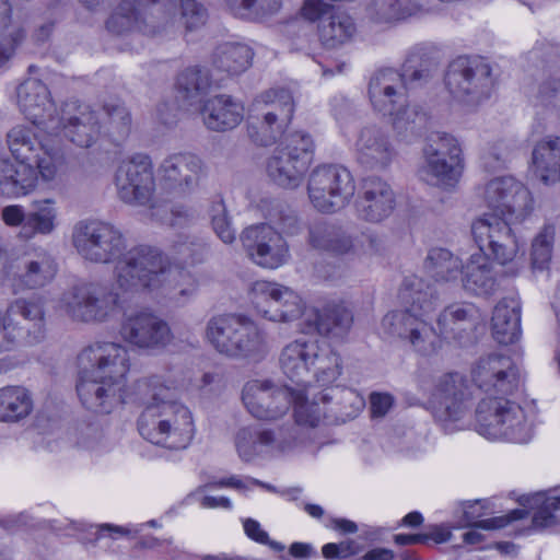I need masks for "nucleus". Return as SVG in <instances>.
I'll return each mask as SVG.
<instances>
[{"instance_id": "obj_1", "label": "nucleus", "mask_w": 560, "mask_h": 560, "mask_svg": "<svg viewBox=\"0 0 560 560\" xmlns=\"http://www.w3.org/2000/svg\"><path fill=\"white\" fill-rule=\"evenodd\" d=\"M472 386L460 373L440 376L429 398V407L442 422H455L471 415L475 430L490 441L527 443L532 429L524 410L506 398L517 386L510 358L488 354L479 358L470 370Z\"/></svg>"}, {"instance_id": "obj_2", "label": "nucleus", "mask_w": 560, "mask_h": 560, "mask_svg": "<svg viewBox=\"0 0 560 560\" xmlns=\"http://www.w3.org/2000/svg\"><path fill=\"white\" fill-rule=\"evenodd\" d=\"M481 197L493 212L485 213L472 222L471 234L479 252L470 256L460 275L467 291L489 295L495 288L489 257L506 265L518 254V241L506 217H524L532 209V199L527 188L512 176L491 179L483 187Z\"/></svg>"}, {"instance_id": "obj_3", "label": "nucleus", "mask_w": 560, "mask_h": 560, "mask_svg": "<svg viewBox=\"0 0 560 560\" xmlns=\"http://www.w3.org/2000/svg\"><path fill=\"white\" fill-rule=\"evenodd\" d=\"M72 242L86 260L115 262L118 287L126 292L160 288L171 267L167 256L156 247L138 245L125 252L122 234L103 221L88 220L77 223Z\"/></svg>"}, {"instance_id": "obj_4", "label": "nucleus", "mask_w": 560, "mask_h": 560, "mask_svg": "<svg viewBox=\"0 0 560 560\" xmlns=\"http://www.w3.org/2000/svg\"><path fill=\"white\" fill-rule=\"evenodd\" d=\"M51 127V129H54ZM50 127L18 125L7 135L8 148L15 160H3L0 164V194L7 198H18L33 191L38 176L52 179L65 159V152L57 144Z\"/></svg>"}, {"instance_id": "obj_5", "label": "nucleus", "mask_w": 560, "mask_h": 560, "mask_svg": "<svg viewBox=\"0 0 560 560\" xmlns=\"http://www.w3.org/2000/svg\"><path fill=\"white\" fill-rule=\"evenodd\" d=\"M77 393L84 408L107 415L128 402L126 376L130 370L128 350L115 342H95L78 355Z\"/></svg>"}, {"instance_id": "obj_6", "label": "nucleus", "mask_w": 560, "mask_h": 560, "mask_svg": "<svg viewBox=\"0 0 560 560\" xmlns=\"http://www.w3.org/2000/svg\"><path fill=\"white\" fill-rule=\"evenodd\" d=\"M280 368L295 390V422L301 427L315 428L320 412L305 416L307 399L317 397V387L334 384L342 373L340 355L317 339L301 337L288 343L280 354Z\"/></svg>"}, {"instance_id": "obj_7", "label": "nucleus", "mask_w": 560, "mask_h": 560, "mask_svg": "<svg viewBox=\"0 0 560 560\" xmlns=\"http://www.w3.org/2000/svg\"><path fill=\"white\" fill-rule=\"evenodd\" d=\"M249 300L261 317L276 323H291L302 319L306 334H319L336 337L347 332L352 324V315L347 308H338L331 315L323 316L317 310L307 307L302 296L291 288L266 280L253 283Z\"/></svg>"}, {"instance_id": "obj_8", "label": "nucleus", "mask_w": 560, "mask_h": 560, "mask_svg": "<svg viewBox=\"0 0 560 560\" xmlns=\"http://www.w3.org/2000/svg\"><path fill=\"white\" fill-rule=\"evenodd\" d=\"M399 298L405 310L387 313L381 323L383 331L408 340L420 354L434 353L440 347V338L428 319L438 307L435 292L413 275L405 278Z\"/></svg>"}, {"instance_id": "obj_9", "label": "nucleus", "mask_w": 560, "mask_h": 560, "mask_svg": "<svg viewBox=\"0 0 560 560\" xmlns=\"http://www.w3.org/2000/svg\"><path fill=\"white\" fill-rule=\"evenodd\" d=\"M74 115L68 118H57V144L61 147L62 139L80 148H91L98 141H107L119 145L131 131V115L122 102L105 103L100 109L78 103Z\"/></svg>"}, {"instance_id": "obj_10", "label": "nucleus", "mask_w": 560, "mask_h": 560, "mask_svg": "<svg viewBox=\"0 0 560 560\" xmlns=\"http://www.w3.org/2000/svg\"><path fill=\"white\" fill-rule=\"evenodd\" d=\"M252 47L241 42L219 44L210 57V69L189 68L177 78V103L189 107L201 103L202 95L226 75L246 71L253 61Z\"/></svg>"}, {"instance_id": "obj_11", "label": "nucleus", "mask_w": 560, "mask_h": 560, "mask_svg": "<svg viewBox=\"0 0 560 560\" xmlns=\"http://www.w3.org/2000/svg\"><path fill=\"white\" fill-rule=\"evenodd\" d=\"M205 337L219 353L231 358L258 359L268 351L262 331L253 320L237 314L212 316Z\"/></svg>"}, {"instance_id": "obj_12", "label": "nucleus", "mask_w": 560, "mask_h": 560, "mask_svg": "<svg viewBox=\"0 0 560 560\" xmlns=\"http://www.w3.org/2000/svg\"><path fill=\"white\" fill-rule=\"evenodd\" d=\"M463 172L464 158L458 140L447 132H432L423 148L418 178L430 186L452 190L458 185Z\"/></svg>"}, {"instance_id": "obj_13", "label": "nucleus", "mask_w": 560, "mask_h": 560, "mask_svg": "<svg viewBox=\"0 0 560 560\" xmlns=\"http://www.w3.org/2000/svg\"><path fill=\"white\" fill-rule=\"evenodd\" d=\"M369 96L375 110L389 116L399 133L412 131L424 119L416 107L408 105L404 75L394 69L376 72L370 81Z\"/></svg>"}, {"instance_id": "obj_14", "label": "nucleus", "mask_w": 560, "mask_h": 560, "mask_svg": "<svg viewBox=\"0 0 560 560\" xmlns=\"http://www.w3.org/2000/svg\"><path fill=\"white\" fill-rule=\"evenodd\" d=\"M117 194L121 201L150 210L166 208L171 202L170 190L156 192L151 159L147 154H135L118 166L115 175Z\"/></svg>"}, {"instance_id": "obj_15", "label": "nucleus", "mask_w": 560, "mask_h": 560, "mask_svg": "<svg viewBox=\"0 0 560 560\" xmlns=\"http://www.w3.org/2000/svg\"><path fill=\"white\" fill-rule=\"evenodd\" d=\"M313 139L301 131L285 135L269 158L266 170L272 182L283 188L298 187L312 162Z\"/></svg>"}, {"instance_id": "obj_16", "label": "nucleus", "mask_w": 560, "mask_h": 560, "mask_svg": "<svg viewBox=\"0 0 560 560\" xmlns=\"http://www.w3.org/2000/svg\"><path fill=\"white\" fill-rule=\"evenodd\" d=\"M354 190L351 173L337 165H323L315 168L307 183L310 202L323 213H334L345 208L354 195Z\"/></svg>"}, {"instance_id": "obj_17", "label": "nucleus", "mask_w": 560, "mask_h": 560, "mask_svg": "<svg viewBox=\"0 0 560 560\" xmlns=\"http://www.w3.org/2000/svg\"><path fill=\"white\" fill-rule=\"evenodd\" d=\"M61 307L74 320L104 322L115 315L120 305L119 294L100 284L77 281L62 294Z\"/></svg>"}, {"instance_id": "obj_18", "label": "nucleus", "mask_w": 560, "mask_h": 560, "mask_svg": "<svg viewBox=\"0 0 560 560\" xmlns=\"http://www.w3.org/2000/svg\"><path fill=\"white\" fill-rule=\"evenodd\" d=\"M294 112L292 94L285 89H271L256 97L250 113L261 114L257 126L250 122L248 133L261 145H268L283 136V128L291 121Z\"/></svg>"}, {"instance_id": "obj_19", "label": "nucleus", "mask_w": 560, "mask_h": 560, "mask_svg": "<svg viewBox=\"0 0 560 560\" xmlns=\"http://www.w3.org/2000/svg\"><path fill=\"white\" fill-rule=\"evenodd\" d=\"M444 80L450 94L467 105H477L490 95L492 82L489 68L468 57L453 60Z\"/></svg>"}, {"instance_id": "obj_20", "label": "nucleus", "mask_w": 560, "mask_h": 560, "mask_svg": "<svg viewBox=\"0 0 560 560\" xmlns=\"http://www.w3.org/2000/svg\"><path fill=\"white\" fill-rule=\"evenodd\" d=\"M295 390L290 389L289 385L277 388L267 380H253L244 385L242 400L254 418L275 421L288 412L291 404L295 409Z\"/></svg>"}, {"instance_id": "obj_21", "label": "nucleus", "mask_w": 560, "mask_h": 560, "mask_svg": "<svg viewBox=\"0 0 560 560\" xmlns=\"http://www.w3.org/2000/svg\"><path fill=\"white\" fill-rule=\"evenodd\" d=\"M241 240L248 258L262 268L277 269L290 257L287 241L270 224L260 223L245 229Z\"/></svg>"}, {"instance_id": "obj_22", "label": "nucleus", "mask_w": 560, "mask_h": 560, "mask_svg": "<svg viewBox=\"0 0 560 560\" xmlns=\"http://www.w3.org/2000/svg\"><path fill=\"white\" fill-rule=\"evenodd\" d=\"M143 386L153 387L152 400L147 404L144 410L138 419V431L140 435L150 443L159 446H166V441L171 436V423L167 420L160 419L167 409H173L175 400L173 390L163 384H158L154 378L144 382H137L140 389Z\"/></svg>"}, {"instance_id": "obj_23", "label": "nucleus", "mask_w": 560, "mask_h": 560, "mask_svg": "<svg viewBox=\"0 0 560 560\" xmlns=\"http://www.w3.org/2000/svg\"><path fill=\"white\" fill-rule=\"evenodd\" d=\"M318 395H320L322 407L317 401V397H311L307 399V408L304 411L305 416H311L316 411L320 412V420L315 427L325 419L336 422H346L354 419L365 407L363 396L349 387L334 386L332 384L318 386Z\"/></svg>"}, {"instance_id": "obj_24", "label": "nucleus", "mask_w": 560, "mask_h": 560, "mask_svg": "<svg viewBox=\"0 0 560 560\" xmlns=\"http://www.w3.org/2000/svg\"><path fill=\"white\" fill-rule=\"evenodd\" d=\"M119 334L128 343L141 349H159L167 345L171 338L168 324L149 310L126 315Z\"/></svg>"}, {"instance_id": "obj_25", "label": "nucleus", "mask_w": 560, "mask_h": 560, "mask_svg": "<svg viewBox=\"0 0 560 560\" xmlns=\"http://www.w3.org/2000/svg\"><path fill=\"white\" fill-rule=\"evenodd\" d=\"M21 113L31 124L54 127L57 106L48 86L39 79L28 78L16 90Z\"/></svg>"}, {"instance_id": "obj_26", "label": "nucleus", "mask_w": 560, "mask_h": 560, "mask_svg": "<svg viewBox=\"0 0 560 560\" xmlns=\"http://www.w3.org/2000/svg\"><path fill=\"white\" fill-rule=\"evenodd\" d=\"M395 206L396 196L392 186L380 177H368L363 180L354 203L358 218L372 223L388 218Z\"/></svg>"}, {"instance_id": "obj_27", "label": "nucleus", "mask_w": 560, "mask_h": 560, "mask_svg": "<svg viewBox=\"0 0 560 560\" xmlns=\"http://www.w3.org/2000/svg\"><path fill=\"white\" fill-rule=\"evenodd\" d=\"M14 315L33 322L37 330L42 335L44 334V301L40 298L16 299L8 306L5 316L0 315V332H2L0 352L13 350L25 337V334L30 337V329L11 323V317Z\"/></svg>"}, {"instance_id": "obj_28", "label": "nucleus", "mask_w": 560, "mask_h": 560, "mask_svg": "<svg viewBox=\"0 0 560 560\" xmlns=\"http://www.w3.org/2000/svg\"><path fill=\"white\" fill-rule=\"evenodd\" d=\"M160 0H121L117 10L106 21L109 33L121 36L132 32H139L147 36L159 33L155 25L148 22L152 15L153 7Z\"/></svg>"}, {"instance_id": "obj_29", "label": "nucleus", "mask_w": 560, "mask_h": 560, "mask_svg": "<svg viewBox=\"0 0 560 560\" xmlns=\"http://www.w3.org/2000/svg\"><path fill=\"white\" fill-rule=\"evenodd\" d=\"M58 272L56 259L48 253H40L35 259H23L18 262L16 271L11 276L14 293L36 290L54 281Z\"/></svg>"}, {"instance_id": "obj_30", "label": "nucleus", "mask_w": 560, "mask_h": 560, "mask_svg": "<svg viewBox=\"0 0 560 560\" xmlns=\"http://www.w3.org/2000/svg\"><path fill=\"white\" fill-rule=\"evenodd\" d=\"M235 445L240 457L247 462L257 457L275 456L290 446L277 438L273 431L254 427L241 429L236 434Z\"/></svg>"}, {"instance_id": "obj_31", "label": "nucleus", "mask_w": 560, "mask_h": 560, "mask_svg": "<svg viewBox=\"0 0 560 560\" xmlns=\"http://www.w3.org/2000/svg\"><path fill=\"white\" fill-rule=\"evenodd\" d=\"M354 147L360 163L369 167H386L394 158L390 143L376 126L363 128Z\"/></svg>"}, {"instance_id": "obj_32", "label": "nucleus", "mask_w": 560, "mask_h": 560, "mask_svg": "<svg viewBox=\"0 0 560 560\" xmlns=\"http://www.w3.org/2000/svg\"><path fill=\"white\" fill-rule=\"evenodd\" d=\"M201 115L208 129L225 131L241 124L244 118V106L229 95H217L206 102Z\"/></svg>"}, {"instance_id": "obj_33", "label": "nucleus", "mask_w": 560, "mask_h": 560, "mask_svg": "<svg viewBox=\"0 0 560 560\" xmlns=\"http://www.w3.org/2000/svg\"><path fill=\"white\" fill-rule=\"evenodd\" d=\"M479 318V310L474 304L454 303L440 313L438 326L445 339L462 340L475 329Z\"/></svg>"}, {"instance_id": "obj_34", "label": "nucleus", "mask_w": 560, "mask_h": 560, "mask_svg": "<svg viewBox=\"0 0 560 560\" xmlns=\"http://www.w3.org/2000/svg\"><path fill=\"white\" fill-rule=\"evenodd\" d=\"M491 330L493 338L501 345L517 341L522 335L521 307L514 299L500 301L492 314Z\"/></svg>"}, {"instance_id": "obj_35", "label": "nucleus", "mask_w": 560, "mask_h": 560, "mask_svg": "<svg viewBox=\"0 0 560 560\" xmlns=\"http://www.w3.org/2000/svg\"><path fill=\"white\" fill-rule=\"evenodd\" d=\"M318 37L326 47L334 48L349 42L357 33L354 20L347 12L334 9L317 26Z\"/></svg>"}, {"instance_id": "obj_36", "label": "nucleus", "mask_w": 560, "mask_h": 560, "mask_svg": "<svg viewBox=\"0 0 560 560\" xmlns=\"http://www.w3.org/2000/svg\"><path fill=\"white\" fill-rule=\"evenodd\" d=\"M533 166L536 175L545 183L560 180V139L539 142L533 151Z\"/></svg>"}, {"instance_id": "obj_37", "label": "nucleus", "mask_w": 560, "mask_h": 560, "mask_svg": "<svg viewBox=\"0 0 560 560\" xmlns=\"http://www.w3.org/2000/svg\"><path fill=\"white\" fill-rule=\"evenodd\" d=\"M33 409L30 392L23 386L0 388V421L15 422L27 417Z\"/></svg>"}, {"instance_id": "obj_38", "label": "nucleus", "mask_w": 560, "mask_h": 560, "mask_svg": "<svg viewBox=\"0 0 560 560\" xmlns=\"http://www.w3.org/2000/svg\"><path fill=\"white\" fill-rule=\"evenodd\" d=\"M34 211L26 214L20 234L26 240L37 234H50L56 226L57 210L52 199L36 200L33 203Z\"/></svg>"}, {"instance_id": "obj_39", "label": "nucleus", "mask_w": 560, "mask_h": 560, "mask_svg": "<svg viewBox=\"0 0 560 560\" xmlns=\"http://www.w3.org/2000/svg\"><path fill=\"white\" fill-rule=\"evenodd\" d=\"M12 26V7L8 0H0V68H2L15 54L16 48L26 38L23 26Z\"/></svg>"}, {"instance_id": "obj_40", "label": "nucleus", "mask_w": 560, "mask_h": 560, "mask_svg": "<svg viewBox=\"0 0 560 560\" xmlns=\"http://www.w3.org/2000/svg\"><path fill=\"white\" fill-rule=\"evenodd\" d=\"M462 267V261L445 248H432L424 261L425 272L438 282L456 280Z\"/></svg>"}, {"instance_id": "obj_41", "label": "nucleus", "mask_w": 560, "mask_h": 560, "mask_svg": "<svg viewBox=\"0 0 560 560\" xmlns=\"http://www.w3.org/2000/svg\"><path fill=\"white\" fill-rule=\"evenodd\" d=\"M481 501H475L464 506L462 527L474 526L481 529H499L505 527L512 521L524 518L527 512L523 509L511 511L508 515L480 520L485 515Z\"/></svg>"}, {"instance_id": "obj_42", "label": "nucleus", "mask_w": 560, "mask_h": 560, "mask_svg": "<svg viewBox=\"0 0 560 560\" xmlns=\"http://www.w3.org/2000/svg\"><path fill=\"white\" fill-rule=\"evenodd\" d=\"M525 504H528L530 508H538L533 516L534 527L549 528L559 523L553 512L560 510V495L537 492L526 497Z\"/></svg>"}, {"instance_id": "obj_43", "label": "nucleus", "mask_w": 560, "mask_h": 560, "mask_svg": "<svg viewBox=\"0 0 560 560\" xmlns=\"http://www.w3.org/2000/svg\"><path fill=\"white\" fill-rule=\"evenodd\" d=\"M230 12L242 19H264L277 13L281 0H224Z\"/></svg>"}, {"instance_id": "obj_44", "label": "nucleus", "mask_w": 560, "mask_h": 560, "mask_svg": "<svg viewBox=\"0 0 560 560\" xmlns=\"http://www.w3.org/2000/svg\"><path fill=\"white\" fill-rule=\"evenodd\" d=\"M555 228L545 225L535 236L532 243V265L535 269H546L551 260L552 247L555 241Z\"/></svg>"}, {"instance_id": "obj_45", "label": "nucleus", "mask_w": 560, "mask_h": 560, "mask_svg": "<svg viewBox=\"0 0 560 560\" xmlns=\"http://www.w3.org/2000/svg\"><path fill=\"white\" fill-rule=\"evenodd\" d=\"M177 15V23H179L187 33L202 27L208 16L206 9L196 0H179Z\"/></svg>"}, {"instance_id": "obj_46", "label": "nucleus", "mask_w": 560, "mask_h": 560, "mask_svg": "<svg viewBox=\"0 0 560 560\" xmlns=\"http://www.w3.org/2000/svg\"><path fill=\"white\" fill-rule=\"evenodd\" d=\"M267 222L280 234L295 235L300 231L298 217L289 209L280 205L273 206L266 214Z\"/></svg>"}, {"instance_id": "obj_47", "label": "nucleus", "mask_w": 560, "mask_h": 560, "mask_svg": "<svg viewBox=\"0 0 560 560\" xmlns=\"http://www.w3.org/2000/svg\"><path fill=\"white\" fill-rule=\"evenodd\" d=\"M210 217L212 229L217 236L225 244L233 243L235 240V230L222 200L213 202L210 210Z\"/></svg>"}, {"instance_id": "obj_48", "label": "nucleus", "mask_w": 560, "mask_h": 560, "mask_svg": "<svg viewBox=\"0 0 560 560\" xmlns=\"http://www.w3.org/2000/svg\"><path fill=\"white\" fill-rule=\"evenodd\" d=\"M201 161L191 153L177 155V176L179 177V186L190 189L195 186L200 177Z\"/></svg>"}, {"instance_id": "obj_49", "label": "nucleus", "mask_w": 560, "mask_h": 560, "mask_svg": "<svg viewBox=\"0 0 560 560\" xmlns=\"http://www.w3.org/2000/svg\"><path fill=\"white\" fill-rule=\"evenodd\" d=\"M324 246H329V253L336 256H360L366 253L362 240L347 235L337 226H335L331 244H325Z\"/></svg>"}, {"instance_id": "obj_50", "label": "nucleus", "mask_w": 560, "mask_h": 560, "mask_svg": "<svg viewBox=\"0 0 560 560\" xmlns=\"http://www.w3.org/2000/svg\"><path fill=\"white\" fill-rule=\"evenodd\" d=\"M177 448H186L195 436V424L190 410L177 406Z\"/></svg>"}, {"instance_id": "obj_51", "label": "nucleus", "mask_w": 560, "mask_h": 560, "mask_svg": "<svg viewBox=\"0 0 560 560\" xmlns=\"http://www.w3.org/2000/svg\"><path fill=\"white\" fill-rule=\"evenodd\" d=\"M334 235L335 225L325 222L315 223L310 229L308 242L315 249L329 253L330 247L324 245L331 244Z\"/></svg>"}, {"instance_id": "obj_52", "label": "nucleus", "mask_w": 560, "mask_h": 560, "mask_svg": "<svg viewBox=\"0 0 560 560\" xmlns=\"http://www.w3.org/2000/svg\"><path fill=\"white\" fill-rule=\"evenodd\" d=\"M335 8L324 0H304L300 9L301 16L314 23L325 19Z\"/></svg>"}, {"instance_id": "obj_53", "label": "nucleus", "mask_w": 560, "mask_h": 560, "mask_svg": "<svg viewBox=\"0 0 560 560\" xmlns=\"http://www.w3.org/2000/svg\"><path fill=\"white\" fill-rule=\"evenodd\" d=\"M243 527L245 534L252 540L262 545H268L273 550L281 551L284 549V546L281 545L280 542L272 541L269 539L268 533L261 528L260 524L257 521L253 518H246L243 521Z\"/></svg>"}, {"instance_id": "obj_54", "label": "nucleus", "mask_w": 560, "mask_h": 560, "mask_svg": "<svg viewBox=\"0 0 560 560\" xmlns=\"http://www.w3.org/2000/svg\"><path fill=\"white\" fill-rule=\"evenodd\" d=\"M394 402L389 394L373 393L370 396L371 415L373 418L384 417Z\"/></svg>"}, {"instance_id": "obj_55", "label": "nucleus", "mask_w": 560, "mask_h": 560, "mask_svg": "<svg viewBox=\"0 0 560 560\" xmlns=\"http://www.w3.org/2000/svg\"><path fill=\"white\" fill-rule=\"evenodd\" d=\"M26 219V214L22 206L11 205L7 206L2 210V220L8 226L23 225Z\"/></svg>"}, {"instance_id": "obj_56", "label": "nucleus", "mask_w": 560, "mask_h": 560, "mask_svg": "<svg viewBox=\"0 0 560 560\" xmlns=\"http://www.w3.org/2000/svg\"><path fill=\"white\" fill-rule=\"evenodd\" d=\"M200 245L195 243H177V259L180 258L186 265H194L199 261L198 255Z\"/></svg>"}, {"instance_id": "obj_57", "label": "nucleus", "mask_w": 560, "mask_h": 560, "mask_svg": "<svg viewBox=\"0 0 560 560\" xmlns=\"http://www.w3.org/2000/svg\"><path fill=\"white\" fill-rule=\"evenodd\" d=\"M422 535L425 536V542L432 540L436 544H443L450 540L452 536V530L451 527L443 524L434 525L429 528L428 533Z\"/></svg>"}, {"instance_id": "obj_58", "label": "nucleus", "mask_w": 560, "mask_h": 560, "mask_svg": "<svg viewBox=\"0 0 560 560\" xmlns=\"http://www.w3.org/2000/svg\"><path fill=\"white\" fill-rule=\"evenodd\" d=\"M179 281L184 285L179 290L180 295L189 296L196 291V287H197L196 279L189 271L177 272V287L179 285Z\"/></svg>"}, {"instance_id": "obj_59", "label": "nucleus", "mask_w": 560, "mask_h": 560, "mask_svg": "<svg viewBox=\"0 0 560 560\" xmlns=\"http://www.w3.org/2000/svg\"><path fill=\"white\" fill-rule=\"evenodd\" d=\"M326 527L343 534H352L358 530L357 524L346 518H331L326 524Z\"/></svg>"}, {"instance_id": "obj_60", "label": "nucleus", "mask_w": 560, "mask_h": 560, "mask_svg": "<svg viewBox=\"0 0 560 560\" xmlns=\"http://www.w3.org/2000/svg\"><path fill=\"white\" fill-rule=\"evenodd\" d=\"M174 107L171 102H163L156 107V118L161 125L167 126L173 121Z\"/></svg>"}, {"instance_id": "obj_61", "label": "nucleus", "mask_w": 560, "mask_h": 560, "mask_svg": "<svg viewBox=\"0 0 560 560\" xmlns=\"http://www.w3.org/2000/svg\"><path fill=\"white\" fill-rule=\"evenodd\" d=\"M201 506L207 509H231L232 503L231 501L225 497H213V495H206L201 500Z\"/></svg>"}, {"instance_id": "obj_62", "label": "nucleus", "mask_w": 560, "mask_h": 560, "mask_svg": "<svg viewBox=\"0 0 560 560\" xmlns=\"http://www.w3.org/2000/svg\"><path fill=\"white\" fill-rule=\"evenodd\" d=\"M394 541L399 546L424 544L425 536L422 534H397L394 536Z\"/></svg>"}, {"instance_id": "obj_63", "label": "nucleus", "mask_w": 560, "mask_h": 560, "mask_svg": "<svg viewBox=\"0 0 560 560\" xmlns=\"http://www.w3.org/2000/svg\"><path fill=\"white\" fill-rule=\"evenodd\" d=\"M339 559H345L359 552V546L353 540L336 544Z\"/></svg>"}, {"instance_id": "obj_64", "label": "nucleus", "mask_w": 560, "mask_h": 560, "mask_svg": "<svg viewBox=\"0 0 560 560\" xmlns=\"http://www.w3.org/2000/svg\"><path fill=\"white\" fill-rule=\"evenodd\" d=\"M364 560H393L394 553L392 550L386 548H375L368 551L364 557Z\"/></svg>"}]
</instances>
